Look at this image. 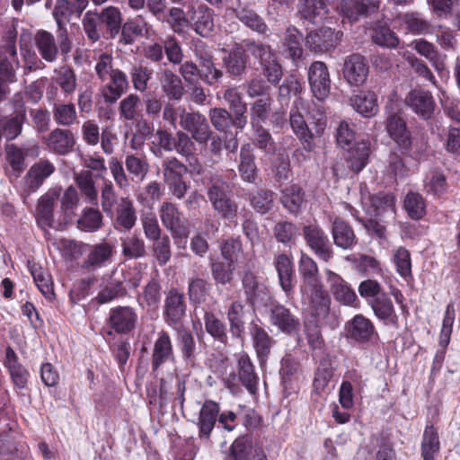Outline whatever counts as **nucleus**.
<instances>
[{
	"label": "nucleus",
	"mask_w": 460,
	"mask_h": 460,
	"mask_svg": "<svg viewBox=\"0 0 460 460\" xmlns=\"http://www.w3.org/2000/svg\"><path fill=\"white\" fill-rule=\"evenodd\" d=\"M121 25L122 13L114 5L89 10L82 19L83 30L92 42L99 41L102 37L114 39L119 33Z\"/></svg>",
	"instance_id": "nucleus-1"
},
{
	"label": "nucleus",
	"mask_w": 460,
	"mask_h": 460,
	"mask_svg": "<svg viewBox=\"0 0 460 460\" xmlns=\"http://www.w3.org/2000/svg\"><path fill=\"white\" fill-rule=\"evenodd\" d=\"M112 61L111 54L101 53L94 66L97 77L102 82L110 79L102 90L104 102L107 104L115 103L128 89L127 75L119 69H114Z\"/></svg>",
	"instance_id": "nucleus-2"
},
{
	"label": "nucleus",
	"mask_w": 460,
	"mask_h": 460,
	"mask_svg": "<svg viewBox=\"0 0 460 460\" xmlns=\"http://www.w3.org/2000/svg\"><path fill=\"white\" fill-rule=\"evenodd\" d=\"M195 144L190 135L178 130L174 135L164 128H158L155 133V139L151 142L150 152L157 158H163L164 153L175 151L183 157L193 155Z\"/></svg>",
	"instance_id": "nucleus-3"
},
{
	"label": "nucleus",
	"mask_w": 460,
	"mask_h": 460,
	"mask_svg": "<svg viewBox=\"0 0 460 460\" xmlns=\"http://www.w3.org/2000/svg\"><path fill=\"white\" fill-rule=\"evenodd\" d=\"M204 184L207 186V195L214 210L225 219L235 218L238 205L228 196V184L223 176L217 172H209Z\"/></svg>",
	"instance_id": "nucleus-4"
},
{
	"label": "nucleus",
	"mask_w": 460,
	"mask_h": 460,
	"mask_svg": "<svg viewBox=\"0 0 460 460\" xmlns=\"http://www.w3.org/2000/svg\"><path fill=\"white\" fill-rule=\"evenodd\" d=\"M245 47L247 51L259 61L267 82L277 85L282 78L283 70L276 50L267 43L254 40L247 41Z\"/></svg>",
	"instance_id": "nucleus-5"
},
{
	"label": "nucleus",
	"mask_w": 460,
	"mask_h": 460,
	"mask_svg": "<svg viewBox=\"0 0 460 460\" xmlns=\"http://www.w3.org/2000/svg\"><path fill=\"white\" fill-rule=\"evenodd\" d=\"M74 14L76 15V9L71 1H56L52 15L57 23V36L58 40H59L60 51L63 55L68 54L72 49V41L69 38L66 24L70 22Z\"/></svg>",
	"instance_id": "nucleus-6"
},
{
	"label": "nucleus",
	"mask_w": 460,
	"mask_h": 460,
	"mask_svg": "<svg viewBox=\"0 0 460 460\" xmlns=\"http://www.w3.org/2000/svg\"><path fill=\"white\" fill-rule=\"evenodd\" d=\"M180 126L182 131L190 133V139L205 145L213 135L207 118L199 111L188 112L184 109L180 114Z\"/></svg>",
	"instance_id": "nucleus-7"
},
{
	"label": "nucleus",
	"mask_w": 460,
	"mask_h": 460,
	"mask_svg": "<svg viewBox=\"0 0 460 460\" xmlns=\"http://www.w3.org/2000/svg\"><path fill=\"white\" fill-rule=\"evenodd\" d=\"M61 193L62 188L55 186L49 189L38 199L35 208V218L39 226L43 230L53 227L54 208L58 200H59Z\"/></svg>",
	"instance_id": "nucleus-8"
},
{
	"label": "nucleus",
	"mask_w": 460,
	"mask_h": 460,
	"mask_svg": "<svg viewBox=\"0 0 460 460\" xmlns=\"http://www.w3.org/2000/svg\"><path fill=\"white\" fill-rule=\"evenodd\" d=\"M111 215L112 226L119 233L129 232L137 221V209L128 197L120 198Z\"/></svg>",
	"instance_id": "nucleus-9"
},
{
	"label": "nucleus",
	"mask_w": 460,
	"mask_h": 460,
	"mask_svg": "<svg viewBox=\"0 0 460 460\" xmlns=\"http://www.w3.org/2000/svg\"><path fill=\"white\" fill-rule=\"evenodd\" d=\"M404 103L422 119H430L436 109L432 93L422 88L411 89L405 96Z\"/></svg>",
	"instance_id": "nucleus-10"
},
{
	"label": "nucleus",
	"mask_w": 460,
	"mask_h": 460,
	"mask_svg": "<svg viewBox=\"0 0 460 460\" xmlns=\"http://www.w3.org/2000/svg\"><path fill=\"white\" fill-rule=\"evenodd\" d=\"M342 35L341 31L323 27L307 34L305 45L315 53H324L335 49L340 44Z\"/></svg>",
	"instance_id": "nucleus-11"
},
{
	"label": "nucleus",
	"mask_w": 460,
	"mask_h": 460,
	"mask_svg": "<svg viewBox=\"0 0 460 460\" xmlns=\"http://www.w3.org/2000/svg\"><path fill=\"white\" fill-rule=\"evenodd\" d=\"M303 235L306 244L314 254L324 261L333 256L332 244L324 231L318 225H308L303 227Z\"/></svg>",
	"instance_id": "nucleus-12"
},
{
	"label": "nucleus",
	"mask_w": 460,
	"mask_h": 460,
	"mask_svg": "<svg viewBox=\"0 0 460 460\" xmlns=\"http://www.w3.org/2000/svg\"><path fill=\"white\" fill-rule=\"evenodd\" d=\"M308 82L313 95L318 101H323L329 96L331 78L328 67L323 62L314 61L310 65Z\"/></svg>",
	"instance_id": "nucleus-13"
},
{
	"label": "nucleus",
	"mask_w": 460,
	"mask_h": 460,
	"mask_svg": "<svg viewBox=\"0 0 460 460\" xmlns=\"http://www.w3.org/2000/svg\"><path fill=\"white\" fill-rule=\"evenodd\" d=\"M44 143L49 152L58 155H66L73 152L76 139L70 129L56 128L44 137Z\"/></svg>",
	"instance_id": "nucleus-14"
},
{
	"label": "nucleus",
	"mask_w": 460,
	"mask_h": 460,
	"mask_svg": "<svg viewBox=\"0 0 460 460\" xmlns=\"http://www.w3.org/2000/svg\"><path fill=\"white\" fill-rule=\"evenodd\" d=\"M301 292L308 300L309 306L315 316L325 318L328 315L331 298L322 282L312 286H301Z\"/></svg>",
	"instance_id": "nucleus-15"
},
{
	"label": "nucleus",
	"mask_w": 460,
	"mask_h": 460,
	"mask_svg": "<svg viewBox=\"0 0 460 460\" xmlns=\"http://www.w3.org/2000/svg\"><path fill=\"white\" fill-rule=\"evenodd\" d=\"M369 208L367 212L383 223H390L395 219L394 197L390 193H378L370 197Z\"/></svg>",
	"instance_id": "nucleus-16"
},
{
	"label": "nucleus",
	"mask_w": 460,
	"mask_h": 460,
	"mask_svg": "<svg viewBox=\"0 0 460 460\" xmlns=\"http://www.w3.org/2000/svg\"><path fill=\"white\" fill-rule=\"evenodd\" d=\"M385 130L388 136L403 150H409L411 145V132L405 119L396 112H390L385 119Z\"/></svg>",
	"instance_id": "nucleus-17"
},
{
	"label": "nucleus",
	"mask_w": 460,
	"mask_h": 460,
	"mask_svg": "<svg viewBox=\"0 0 460 460\" xmlns=\"http://www.w3.org/2000/svg\"><path fill=\"white\" fill-rule=\"evenodd\" d=\"M274 267L282 290L288 297H290L295 287V270L292 255L287 253L275 255Z\"/></svg>",
	"instance_id": "nucleus-18"
},
{
	"label": "nucleus",
	"mask_w": 460,
	"mask_h": 460,
	"mask_svg": "<svg viewBox=\"0 0 460 460\" xmlns=\"http://www.w3.org/2000/svg\"><path fill=\"white\" fill-rule=\"evenodd\" d=\"M343 76L351 85L363 84L368 75V66L365 58L360 54H351L349 56L343 65Z\"/></svg>",
	"instance_id": "nucleus-19"
},
{
	"label": "nucleus",
	"mask_w": 460,
	"mask_h": 460,
	"mask_svg": "<svg viewBox=\"0 0 460 460\" xmlns=\"http://www.w3.org/2000/svg\"><path fill=\"white\" fill-rule=\"evenodd\" d=\"M243 288L246 296V301L252 306L266 305L270 294L268 288L260 284L257 277L252 271L244 272L242 279Z\"/></svg>",
	"instance_id": "nucleus-20"
},
{
	"label": "nucleus",
	"mask_w": 460,
	"mask_h": 460,
	"mask_svg": "<svg viewBox=\"0 0 460 460\" xmlns=\"http://www.w3.org/2000/svg\"><path fill=\"white\" fill-rule=\"evenodd\" d=\"M270 321L272 325L287 334L299 330L300 321L288 308L280 304H273L270 308Z\"/></svg>",
	"instance_id": "nucleus-21"
},
{
	"label": "nucleus",
	"mask_w": 460,
	"mask_h": 460,
	"mask_svg": "<svg viewBox=\"0 0 460 460\" xmlns=\"http://www.w3.org/2000/svg\"><path fill=\"white\" fill-rule=\"evenodd\" d=\"M20 67L15 42L8 40L0 47V75L7 82L16 81V70Z\"/></svg>",
	"instance_id": "nucleus-22"
},
{
	"label": "nucleus",
	"mask_w": 460,
	"mask_h": 460,
	"mask_svg": "<svg viewBox=\"0 0 460 460\" xmlns=\"http://www.w3.org/2000/svg\"><path fill=\"white\" fill-rule=\"evenodd\" d=\"M57 88L47 91V98L54 101L52 105V116L57 125L70 127L78 122V115L75 105L72 102H61L55 100Z\"/></svg>",
	"instance_id": "nucleus-23"
},
{
	"label": "nucleus",
	"mask_w": 460,
	"mask_h": 460,
	"mask_svg": "<svg viewBox=\"0 0 460 460\" xmlns=\"http://www.w3.org/2000/svg\"><path fill=\"white\" fill-rule=\"evenodd\" d=\"M174 354L171 338L169 334L161 331L158 332L157 339L154 342L151 366L153 371H156L163 365L173 361Z\"/></svg>",
	"instance_id": "nucleus-24"
},
{
	"label": "nucleus",
	"mask_w": 460,
	"mask_h": 460,
	"mask_svg": "<svg viewBox=\"0 0 460 460\" xmlns=\"http://www.w3.org/2000/svg\"><path fill=\"white\" fill-rule=\"evenodd\" d=\"M326 282L334 298L346 305H352L357 295L350 286L337 273L331 270H325Z\"/></svg>",
	"instance_id": "nucleus-25"
},
{
	"label": "nucleus",
	"mask_w": 460,
	"mask_h": 460,
	"mask_svg": "<svg viewBox=\"0 0 460 460\" xmlns=\"http://www.w3.org/2000/svg\"><path fill=\"white\" fill-rule=\"evenodd\" d=\"M219 411V404L212 400H207L203 403L197 423L200 439L208 440L216 422L218 420Z\"/></svg>",
	"instance_id": "nucleus-26"
},
{
	"label": "nucleus",
	"mask_w": 460,
	"mask_h": 460,
	"mask_svg": "<svg viewBox=\"0 0 460 460\" xmlns=\"http://www.w3.org/2000/svg\"><path fill=\"white\" fill-rule=\"evenodd\" d=\"M142 278L141 271L136 268H121L112 272L111 280L116 286L115 294L125 296L128 288H137L140 285Z\"/></svg>",
	"instance_id": "nucleus-27"
},
{
	"label": "nucleus",
	"mask_w": 460,
	"mask_h": 460,
	"mask_svg": "<svg viewBox=\"0 0 460 460\" xmlns=\"http://www.w3.org/2000/svg\"><path fill=\"white\" fill-rule=\"evenodd\" d=\"M110 323L118 333H126L131 331L137 322V314L129 306H118L110 312Z\"/></svg>",
	"instance_id": "nucleus-28"
},
{
	"label": "nucleus",
	"mask_w": 460,
	"mask_h": 460,
	"mask_svg": "<svg viewBox=\"0 0 460 460\" xmlns=\"http://www.w3.org/2000/svg\"><path fill=\"white\" fill-rule=\"evenodd\" d=\"M238 172L243 181L254 183L258 178V168L251 144H244L240 148Z\"/></svg>",
	"instance_id": "nucleus-29"
},
{
	"label": "nucleus",
	"mask_w": 460,
	"mask_h": 460,
	"mask_svg": "<svg viewBox=\"0 0 460 460\" xmlns=\"http://www.w3.org/2000/svg\"><path fill=\"white\" fill-rule=\"evenodd\" d=\"M368 305L375 315L385 322V324H390L394 327L398 326V316L391 298L385 292L378 297L372 298Z\"/></svg>",
	"instance_id": "nucleus-30"
},
{
	"label": "nucleus",
	"mask_w": 460,
	"mask_h": 460,
	"mask_svg": "<svg viewBox=\"0 0 460 460\" xmlns=\"http://www.w3.org/2000/svg\"><path fill=\"white\" fill-rule=\"evenodd\" d=\"M411 45L418 54L424 57L431 63L438 73H441L446 69L447 56L441 55L433 43L424 39H419L413 40Z\"/></svg>",
	"instance_id": "nucleus-31"
},
{
	"label": "nucleus",
	"mask_w": 460,
	"mask_h": 460,
	"mask_svg": "<svg viewBox=\"0 0 460 460\" xmlns=\"http://www.w3.org/2000/svg\"><path fill=\"white\" fill-rule=\"evenodd\" d=\"M331 232L334 244L341 249H350L357 243L352 227L340 217H335L332 220Z\"/></svg>",
	"instance_id": "nucleus-32"
},
{
	"label": "nucleus",
	"mask_w": 460,
	"mask_h": 460,
	"mask_svg": "<svg viewBox=\"0 0 460 460\" xmlns=\"http://www.w3.org/2000/svg\"><path fill=\"white\" fill-rule=\"evenodd\" d=\"M54 172V164L47 159H41L33 164L25 176V182L29 190L36 191Z\"/></svg>",
	"instance_id": "nucleus-33"
},
{
	"label": "nucleus",
	"mask_w": 460,
	"mask_h": 460,
	"mask_svg": "<svg viewBox=\"0 0 460 460\" xmlns=\"http://www.w3.org/2000/svg\"><path fill=\"white\" fill-rule=\"evenodd\" d=\"M289 123L294 134L299 138L305 150L311 152L314 149V134L309 129L304 116L298 110H291Z\"/></svg>",
	"instance_id": "nucleus-34"
},
{
	"label": "nucleus",
	"mask_w": 460,
	"mask_h": 460,
	"mask_svg": "<svg viewBox=\"0 0 460 460\" xmlns=\"http://www.w3.org/2000/svg\"><path fill=\"white\" fill-rule=\"evenodd\" d=\"M34 45L41 58L49 62H54L58 55L59 45L58 46L55 37L49 31L40 30L33 38Z\"/></svg>",
	"instance_id": "nucleus-35"
},
{
	"label": "nucleus",
	"mask_w": 460,
	"mask_h": 460,
	"mask_svg": "<svg viewBox=\"0 0 460 460\" xmlns=\"http://www.w3.org/2000/svg\"><path fill=\"white\" fill-rule=\"evenodd\" d=\"M4 366L8 368L13 385L19 389L25 388L29 379V372L18 361V357L11 347H7L5 349Z\"/></svg>",
	"instance_id": "nucleus-36"
},
{
	"label": "nucleus",
	"mask_w": 460,
	"mask_h": 460,
	"mask_svg": "<svg viewBox=\"0 0 460 460\" xmlns=\"http://www.w3.org/2000/svg\"><path fill=\"white\" fill-rule=\"evenodd\" d=\"M112 255L113 247L110 243L102 242L95 244L87 254L83 263V268L88 270H95L110 261Z\"/></svg>",
	"instance_id": "nucleus-37"
},
{
	"label": "nucleus",
	"mask_w": 460,
	"mask_h": 460,
	"mask_svg": "<svg viewBox=\"0 0 460 460\" xmlns=\"http://www.w3.org/2000/svg\"><path fill=\"white\" fill-rule=\"evenodd\" d=\"M159 82L163 93L169 100L180 101L184 94V85L179 75L170 69H164L159 74Z\"/></svg>",
	"instance_id": "nucleus-38"
},
{
	"label": "nucleus",
	"mask_w": 460,
	"mask_h": 460,
	"mask_svg": "<svg viewBox=\"0 0 460 460\" xmlns=\"http://www.w3.org/2000/svg\"><path fill=\"white\" fill-rule=\"evenodd\" d=\"M250 334L252 339L253 348L259 359L261 362L265 361L275 343L274 340L269 335L264 328L255 323H252L250 326Z\"/></svg>",
	"instance_id": "nucleus-39"
},
{
	"label": "nucleus",
	"mask_w": 460,
	"mask_h": 460,
	"mask_svg": "<svg viewBox=\"0 0 460 460\" xmlns=\"http://www.w3.org/2000/svg\"><path fill=\"white\" fill-rule=\"evenodd\" d=\"M303 34L293 25L288 26L284 33L281 43L283 51L293 61L300 59L303 56Z\"/></svg>",
	"instance_id": "nucleus-40"
},
{
	"label": "nucleus",
	"mask_w": 460,
	"mask_h": 460,
	"mask_svg": "<svg viewBox=\"0 0 460 460\" xmlns=\"http://www.w3.org/2000/svg\"><path fill=\"white\" fill-rule=\"evenodd\" d=\"M238 377L243 385L252 394L257 391L259 377L254 371L249 356L245 353L239 354L237 360Z\"/></svg>",
	"instance_id": "nucleus-41"
},
{
	"label": "nucleus",
	"mask_w": 460,
	"mask_h": 460,
	"mask_svg": "<svg viewBox=\"0 0 460 460\" xmlns=\"http://www.w3.org/2000/svg\"><path fill=\"white\" fill-rule=\"evenodd\" d=\"M298 13L302 19L316 24L327 17L328 9L324 0H303L298 4Z\"/></svg>",
	"instance_id": "nucleus-42"
},
{
	"label": "nucleus",
	"mask_w": 460,
	"mask_h": 460,
	"mask_svg": "<svg viewBox=\"0 0 460 460\" xmlns=\"http://www.w3.org/2000/svg\"><path fill=\"white\" fill-rule=\"evenodd\" d=\"M74 180L84 200L91 205L98 204V190L93 180V174L90 171L82 170L74 174Z\"/></svg>",
	"instance_id": "nucleus-43"
},
{
	"label": "nucleus",
	"mask_w": 460,
	"mask_h": 460,
	"mask_svg": "<svg viewBox=\"0 0 460 460\" xmlns=\"http://www.w3.org/2000/svg\"><path fill=\"white\" fill-rule=\"evenodd\" d=\"M247 48L240 44H235L229 51L228 55L224 58V63L228 73L233 75H240L245 72L248 56L246 54Z\"/></svg>",
	"instance_id": "nucleus-44"
},
{
	"label": "nucleus",
	"mask_w": 460,
	"mask_h": 460,
	"mask_svg": "<svg viewBox=\"0 0 460 460\" xmlns=\"http://www.w3.org/2000/svg\"><path fill=\"white\" fill-rule=\"evenodd\" d=\"M396 19L405 31L411 34L420 35L431 32L430 23L417 12L398 14Z\"/></svg>",
	"instance_id": "nucleus-45"
},
{
	"label": "nucleus",
	"mask_w": 460,
	"mask_h": 460,
	"mask_svg": "<svg viewBox=\"0 0 460 460\" xmlns=\"http://www.w3.org/2000/svg\"><path fill=\"white\" fill-rule=\"evenodd\" d=\"M350 103L357 112L367 118L373 117L378 111L377 99L374 93L361 91L351 97Z\"/></svg>",
	"instance_id": "nucleus-46"
},
{
	"label": "nucleus",
	"mask_w": 460,
	"mask_h": 460,
	"mask_svg": "<svg viewBox=\"0 0 460 460\" xmlns=\"http://www.w3.org/2000/svg\"><path fill=\"white\" fill-rule=\"evenodd\" d=\"M186 305L183 294L177 290H171L165 298V315L167 321L178 323L185 314Z\"/></svg>",
	"instance_id": "nucleus-47"
},
{
	"label": "nucleus",
	"mask_w": 460,
	"mask_h": 460,
	"mask_svg": "<svg viewBox=\"0 0 460 460\" xmlns=\"http://www.w3.org/2000/svg\"><path fill=\"white\" fill-rule=\"evenodd\" d=\"M192 20L194 21V31L202 37L209 36L215 27L214 12L207 5H199L194 12Z\"/></svg>",
	"instance_id": "nucleus-48"
},
{
	"label": "nucleus",
	"mask_w": 460,
	"mask_h": 460,
	"mask_svg": "<svg viewBox=\"0 0 460 460\" xmlns=\"http://www.w3.org/2000/svg\"><path fill=\"white\" fill-rule=\"evenodd\" d=\"M53 82L58 84L63 94L67 97L75 93L77 88V77L73 68L63 66L55 69Z\"/></svg>",
	"instance_id": "nucleus-49"
},
{
	"label": "nucleus",
	"mask_w": 460,
	"mask_h": 460,
	"mask_svg": "<svg viewBox=\"0 0 460 460\" xmlns=\"http://www.w3.org/2000/svg\"><path fill=\"white\" fill-rule=\"evenodd\" d=\"M349 332L352 339L361 342L368 341L376 333L372 322L362 314L351 320Z\"/></svg>",
	"instance_id": "nucleus-50"
},
{
	"label": "nucleus",
	"mask_w": 460,
	"mask_h": 460,
	"mask_svg": "<svg viewBox=\"0 0 460 460\" xmlns=\"http://www.w3.org/2000/svg\"><path fill=\"white\" fill-rule=\"evenodd\" d=\"M349 156L347 162L354 172H360L367 164L369 156V143L366 141L357 143L353 147H348Z\"/></svg>",
	"instance_id": "nucleus-51"
},
{
	"label": "nucleus",
	"mask_w": 460,
	"mask_h": 460,
	"mask_svg": "<svg viewBox=\"0 0 460 460\" xmlns=\"http://www.w3.org/2000/svg\"><path fill=\"white\" fill-rule=\"evenodd\" d=\"M140 97L136 93H130L119 103V115L122 122L137 120L140 115Z\"/></svg>",
	"instance_id": "nucleus-52"
},
{
	"label": "nucleus",
	"mask_w": 460,
	"mask_h": 460,
	"mask_svg": "<svg viewBox=\"0 0 460 460\" xmlns=\"http://www.w3.org/2000/svg\"><path fill=\"white\" fill-rule=\"evenodd\" d=\"M305 201V192L298 185L293 184L282 190L281 203L289 213L296 214Z\"/></svg>",
	"instance_id": "nucleus-53"
},
{
	"label": "nucleus",
	"mask_w": 460,
	"mask_h": 460,
	"mask_svg": "<svg viewBox=\"0 0 460 460\" xmlns=\"http://www.w3.org/2000/svg\"><path fill=\"white\" fill-rule=\"evenodd\" d=\"M204 324L206 332L211 337L221 343H226L228 340L226 325L214 313L208 311L205 312Z\"/></svg>",
	"instance_id": "nucleus-54"
},
{
	"label": "nucleus",
	"mask_w": 460,
	"mask_h": 460,
	"mask_svg": "<svg viewBox=\"0 0 460 460\" xmlns=\"http://www.w3.org/2000/svg\"><path fill=\"white\" fill-rule=\"evenodd\" d=\"M103 225V216L101 211L93 208H86L77 220V227L84 232H96Z\"/></svg>",
	"instance_id": "nucleus-55"
},
{
	"label": "nucleus",
	"mask_w": 460,
	"mask_h": 460,
	"mask_svg": "<svg viewBox=\"0 0 460 460\" xmlns=\"http://www.w3.org/2000/svg\"><path fill=\"white\" fill-rule=\"evenodd\" d=\"M199 60L200 79L209 85H213L217 83L223 76V72L216 67L212 56L205 53L204 55L199 56Z\"/></svg>",
	"instance_id": "nucleus-56"
},
{
	"label": "nucleus",
	"mask_w": 460,
	"mask_h": 460,
	"mask_svg": "<svg viewBox=\"0 0 460 460\" xmlns=\"http://www.w3.org/2000/svg\"><path fill=\"white\" fill-rule=\"evenodd\" d=\"M235 16L243 24L259 34L269 31L264 20L253 10L242 8L235 12Z\"/></svg>",
	"instance_id": "nucleus-57"
},
{
	"label": "nucleus",
	"mask_w": 460,
	"mask_h": 460,
	"mask_svg": "<svg viewBox=\"0 0 460 460\" xmlns=\"http://www.w3.org/2000/svg\"><path fill=\"white\" fill-rule=\"evenodd\" d=\"M298 267L303 279L302 286H312L321 282L318 266L309 255L305 253L301 254Z\"/></svg>",
	"instance_id": "nucleus-58"
},
{
	"label": "nucleus",
	"mask_w": 460,
	"mask_h": 460,
	"mask_svg": "<svg viewBox=\"0 0 460 460\" xmlns=\"http://www.w3.org/2000/svg\"><path fill=\"white\" fill-rule=\"evenodd\" d=\"M244 306L240 301L231 303L227 310V320L233 336L240 337L244 331Z\"/></svg>",
	"instance_id": "nucleus-59"
},
{
	"label": "nucleus",
	"mask_w": 460,
	"mask_h": 460,
	"mask_svg": "<svg viewBox=\"0 0 460 460\" xmlns=\"http://www.w3.org/2000/svg\"><path fill=\"white\" fill-rule=\"evenodd\" d=\"M163 179L164 182L183 178L188 167L175 156H169L162 162Z\"/></svg>",
	"instance_id": "nucleus-60"
},
{
	"label": "nucleus",
	"mask_w": 460,
	"mask_h": 460,
	"mask_svg": "<svg viewBox=\"0 0 460 460\" xmlns=\"http://www.w3.org/2000/svg\"><path fill=\"white\" fill-rule=\"evenodd\" d=\"M210 270L215 283L225 286L234 279L235 265L227 261H212Z\"/></svg>",
	"instance_id": "nucleus-61"
},
{
	"label": "nucleus",
	"mask_w": 460,
	"mask_h": 460,
	"mask_svg": "<svg viewBox=\"0 0 460 460\" xmlns=\"http://www.w3.org/2000/svg\"><path fill=\"white\" fill-rule=\"evenodd\" d=\"M31 273L41 294L49 301L55 297L53 283L50 275L36 265L31 266Z\"/></svg>",
	"instance_id": "nucleus-62"
},
{
	"label": "nucleus",
	"mask_w": 460,
	"mask_h": 460,
	"mask_svg": "<svg viewBox=\"0 0 460 460\" xmlns=\"http://www.w3.org/2000/svg\"><path fill=\"white\" fill-rule=\"evenodd\" d=\"M122 253L131 259L144 257L146 253L144 240L137 234L128 235L121 239Z\"/></svg>",
	"instance_id": "nucleus-63"
},
{
	"label": "nucleus",
	"mask_w": 460,
	"mask_h": 460,
	"mask_svg": "<svg viewBox=\"0 0 460 460\" xmlns=\"http://www.w3.org/2000/svg\"><path fill=\"white\" fill-rule=\"evenodd\" d=\"M137 300L142 307L156 309L161 301L160 284L156 280L151 279L144 288L142 295L138 296Z\"/></svg>",
	"instance_id": "nucleus-64"
}]
</instances>
